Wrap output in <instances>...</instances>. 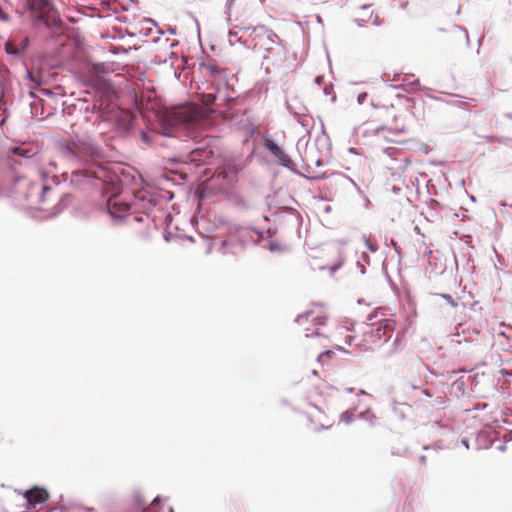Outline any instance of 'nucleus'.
Segmentation results:
<instances>
[{"mask_svg": "<svg viewBox=\"0 0 512 512\" xmlns=\"http://www.w3.org/2000/svg\"><path fill=\"white\" fill-rule=\"evenodd\" d=\"M493 141V137H488V142H492Z\"/></svg>", "mask_w": 512, "mask_h": 512, "instance_id": "c756f323", "label": "nucleus"}, {"mask_svg": "<svg viewBox=\"0 0 512 512\" xmlns=\"http://www.w3.org/2000/svg\"><path fill=\"white\" fill-rule=\"evenodd\" d=\"M329 254L335 255V261L333 262H327L321 266H319L320 269H328L330 271H335L338 269L342 263H343V256L339 249L332 250Z\"/></svg>", "mask_w": 512, "mask_h": 512, "instance_id": "dca6fc26", "label": "nucleus"}, {"mask_svg": "<svg viewBox=\"0 0 512 512\" xmlns=\"http://www.w3.org/2000/svg\"><path fill=\"white\" fill-rule=\"evenodd\" d=\"M27 9L32 17L49 26L57 22V13L51 0H27Z\"/></svg>", "mask_w": 512, "mask_h": 512, "instance_id": "423d86ee", "label": "nucleus"}, {"mask_svg": "<svg viewBox=\"0 0 512 512\" xmlns=\"http://www.w3.org/2000/svg\"><path fill=\"white\" fill-rule=\"evenodd\" d=\"M215 100H216V96H215L214 94H212V93L202 94V95H201V102H202V104H203L206 108H208V107H210L211 105H213V104H214V102H215Z\"/></svg>", "mask_w": 512, "mask_h": 512, "instance_id": "aec40b11", "label": "nucleus"}, {"mask_svg": "<svg viewBox=\"0 0 512 512\" xmlns=\"http://www.w3.org/2000/svg\"><path fill=\"white\" fill-rule=\"evenodd\" d=\"M143 512H173L172 508H168L167 510H162L159 508V499L155 498L151 505L144 509Z\"/></svg>", "mask_w": 512, "mask_h": 512, "instance_id": "6ab92c4d", "label": "nucleus"}, {"mask_svg": "<svg viewBox=\"0 0 512 512\" xmlns=\"http://www.w3.org/2000/svg\"><path fill=\"white\" fill-rule=\"evenodd\" d=\"M101 68H102V67H101V65H98V64H97V65H94V69H95V71H97V72L102 71V69H101Z\"/></svg>", "mask_w": 512, "mask_h": 512, "instance_id": "bb28decb", "label": "nucleus"}, {"mask_svg": "<svg viewBox=\"0 0 512 512\" xmlns=\"http://www.w3.org/2000/svg\"><path fill=\"white\" fill-rule=\"evenodd\" d=\"M211 111L195 103H187L173 107L170 118L175 123L192 124L208 117Z\"/></svg>", "mask_w": 512, "mask_h": 512, "instance_id": "20e7f679", "label": "nucleus"}, {"mask_svg": "<svg viewBox=\"0 0 512 512\" xmlns=\"http://www.w3.org/2000/svg\"><path fill=\"white\" fill-rule=\"evenodd\" d=\"M354 20L358 23L359 26L366 24H378V16L374 14V10L371 6L360 7L355 13Z\"/></svg>", "mask_w": 512, "mask_h": 512, "instance_id": "9d476101", "label": "nucleus"}, {"mask_svg": "<svg viewBox=\"0 0 512 512\" xmlns=\"http://www.w3.org/2000/svg\"><path fill=\"white\" fill-rule=\"evenodd\" d=\"M25 499L27 500L28 504L31 506H36L38 504H43L48 499V492L39 487H34L24 494Z\"/></svg>", "mask_w": 512, "mask_h": 512, "instance_id": "f8f14e48", "label": "nucleus"}, {"mask_svg": "<svg viewBox=\"0 0 512 512\" xmlns=\"http://www.w3.org/2000/svg\"><path fill=\"white\" fill-rule=\"evenodd\" d=\"M253 33L255 34L252 37L253 48L259 52H262L263 57H266V54L269 53L275 45V41L271 36V32L264 26H260L258 28H253Z\"/></svg>", "mask_w": 512, "mask_h": 512, "instance_id": "0eeeda50", "label": "nucleus"}, {"mask_svg": "<svg viewBox=\"0 0 512 512\" xmlns=\"http://www.w3.org/2000/svg\"><path fill=\"white\" fill-rule=\"evenodd\" d=\"M72 176H73V181H78V178L81 176L86 177V178L99 179L103 182H112L113 181V178H112L108 168L105 166H102L100 164H92L90 167H88L86 169L74 171Z\"/></svg>", "mask_w": 512, "mask_h": 512, "instance_id": "6e6552de", "label": "nucleus"}, {"mask_svg": "<svg viewBox=\"0 0 512 512\" xmlns=\"http://www.w3.org/2000/svg\"><path fill=\"white\" fill-rule=\"evenodd\" d=\"M412 122L413 117L410 111L407 109H400L394 115V123L389 126V129L399 133H405L411 127Z\"/></svg>", "mask_w": 512, "mask_h": 512, "instance_id": "1a4fd4ad", "label": "nucleus"}, {"mask_svg": "<svg viewBox=\"0 0 512 512\" xmlns=\"http://www.w3.org/2000/svg\"><path fill=\"white\" fill-rule=\"evenodd\" d=\"M335 357V352L327 350L318 356V362L322 365H329L330 361Z\"/></svg>", "mask_w": 512, "mask_h": 512, "instance_id": "a211bd4d", "label": "nucleus"}, {"mask_svg": "<svg viewBox=\"0 0 512 512\" xmlns=\"http://www.w3.org/2000/svg\"><path fill=\"white\" fill-rule=\"evenodd\" d=\"M264 146L283 166L289 167L292 164L290 157L274 141L266 139Z\"/></svg>", "mask_w": 512, "mask_h": 512, "instance_id": "ddd939ff", "label": "nucleus"}, {"mask_svg": "<svg viewBox=\"0 0 512 512\" xmlns=\"http://www.w3.org/2000/svg\"><path fill=\"white\" fill-rule=\"evenodd\" d=\"M107 209L114 218H122L129 211L130 206L119 199L118 196L110 197L107 201Z\"/></svg>", "mask_w": 512, "mask_h": 512, "instance_id": "9b49d317", "label": "nucleus"}, {"mask_svg": "<svg viewBox=\"0 0 512 512\" xmlns=\"http://www.w3.org/2000/svg\"><path fill=\"white\" fill-rule=\"evenodd\" d=\"M341 420H342L343 422H345L346 424L350 423V422H351V420H352V413H350V412H348V411H347V412H345V413H343V414L341 415Z\"/></svg>", "mask_w": 512, "mask_h": 512, "instance_id": "393cba45", "label": "nucleus"}, {"mask_svg": "<svg viewBox=\"0 0 512 512\" xmlns=\"http://www.w3.org/2000/svg\"><path fill=\"white\" fill-rule=\"evenodd\" d=\"M297 321L303 325L308 321H312L317 326H323L326 324L327 316L322 312L314 313V312H307L303 315H300L297 318Z\"/></svg>", "mask_w": 512, "mask_h": 512, "instance_id": "2eb2a0df", "label": "nucleus"}, {"mask_svg": "<svg viewBox=\"0 0 512 512\" xmlns=\"http://www.w3.org/2000/svg\"><path fill=\"white\" fill-rule=\"evenodd\" d=\"M22 42H23V47H22V49H24V48H25V46H26V44H27V39H24Z\"/></svg>", "mask_w": 512, "mask_h": 512, "instance_id": "c85d7f7f", "label": "nucleus"}, {"mask_svg": "<svg viewBox=\"0 0 512 512\" xmlns=\"http://www.w3.org/2000/svg\"><path fill=\"white\" fill-rule=\"evenodd\" d=\"M13 154L19 155V156H26L27 150L23 149L21 147H15L12 150Z\"/></svg>", "mask_w": 512, "mask_h": 512, "instance_id": "b1692460", "label": "nucleus"}, {"mask_svg": "<svg viewBox=\"0 0 512 512\" xmlns=\"http://www.w3.org/2000/svg\"><path fill=\"white\" fill-rule=\"evenodd\" d=\"M16 189L31 207L42 211H50L51 204L59 197V194L43 180L30 181L21 177L16 182Z\"/></svg>", "mask_w": 512, "mask_h": 512, "instance_id": "f03ea898", "label": "nucleus"}, {"mask_svg": "<svg viewBox=\"0 0 512 512\" xmlns=\"http://www.w3.org/2000/svg\"><path fill=\"white\" fill-rule=\"evenodd\" d=\"M201 68L207 76H216L224 72L216 64L210 62L202 64Z\"/></svg>", "mask_w": 512, "mask_h": 512, "instance_id": "f3484780", "label": "nucleus"}, {"mask_svg": "<svg viewBox=\"0 0 512 512\" xmlns=\"http://www.w3.org/2000/svg\"><path fill=\"white\" fill-rule=\"evenodd\" d=\"M152 229V226L149 222H147V224L145 225V228H144V232L140 234V236L143 238V239H146L148 238L149 236V232L151 231Z\"/></svg>", "mask_w": 512, "mask_h": 512, "instance_id": "5701e85b", "label": "nucleus"}, {"mask_svg": "<svg viewBox=\"0 0 512 512\" xmlns=\"http://www.w3.org/2000/svg\"><path fill=\"white\" fill-rule=\"evenodd\" d=\"M132 220H133V221H135V222H140V221H142V218H139V217H137V216H134V217L132 218Z\"/></svg>", "mask_w": 512, "mask_h": 512, "instance_id": "cd10ccee", "label": "nucleus"}, {"mask_svg": "<svg viewBox=\"0 0 512 512\" xmlns=\"http://www.w3.org/2000/svg\"><path fill=\"white\" fill-rule=\"evenodd\" d=\"M441 297L444 298L451 306H457V302L452 298L449 294H441Z\"/></svg>", "mask_w": 512, "mask_h": 512, "instance_id": "4be33fe9", "label": "nucleus"}, {"mask_svg": "<svg viewBox=\"0 0 512 512\" xmlns=\"http://www.w3.org/2000/svg\"><path fill=\"white\" fill-rule=\"evenodd\" d=\"M367 245L371 251H376L377 248L374 245H372L370 240H367Z\"/></svg>", "mask_w": 512, "mask_h": 512, "instance_id": "a878e982", "label": "nucleus"}, {"mask_svg": "<svg viewBox=\"0 0 512 512\" xmlns=\"http://www.w3.org/2000/svg\"><path fill=\"white\" fill-rule=\"evenodd\" d=\"M59 153L70 161L79 160L88 162L97 155L96 147L88 141H74L69 143L61 140L57 145Z\"/></svg>", "mask_w": 512, "mask_h": 512, "instance_id": "7ed1b4c3", "label": "nucleus"}, {"mask_svg": "<svg viewBox=\"0 0 512 512\" xmlns=\"http://www.w3.org/2000/svg\"><path fill=\"white\" fill-rule=\"evenodd\" d=\"M446 32H447L446 42L448 44L454 45L457 43H462V42L468 41V34H467L466 30L462 29L461 27L453 25L448 30H446Z\"/></svg>", "mask_w": 512, "mask_h": 512, "instance_id": "4468645a", "label": "nucleus"}, {"mask_svg": "<svg viewBox=\"0 0 512 512\" xmlns=\"http://www.w3.org/2000/svg\"><path fill=\"white\" fill-rule=\"evenodd\" d=\"M396 328L395 314L390 309L379 307L370 313L362 327L358 345L365 350L386 342Z\"/></svg>", "mask_w": 512, "mask_h": 512, "instance_id": "f257e3e1", "label": "nucleus"}, {"mask_svg": "<svg viewBox=\"0 0 512 512\" xmlns=\"http://www.w3.org/2000/svg\"><path fill=\"white\" fill-rule=\"evenodd\" d=\"M259 5L255 0H229V15L242 25L243 29L249 30L248 21L253 18Z\"/></svg>", "mask_w": 512, "mask_h": 512, "instance_id": "39448f33", "label": "nucleus"}, {"mask_svg": "<svg viewBox=\"0 0 512 512\" xmlns=\"http://www.w3.org/2000/svg\"><path fill=\"white\" fill-rule=\"evenodd\" d=\"M6 52L9 54H18L19 48L11 41L7 42L5 45Z\"/></svg>", "mask_w": 512, "mask_h": 512, "instance_id": "412c9836", "label": "nucleus"}]
</instances>
